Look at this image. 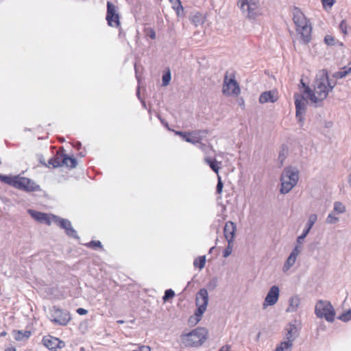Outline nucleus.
<instances>
[{
  "label": "nucleus",
  "mask_w": 351,
  "mask_h": 351,
  "mask_svg": "<svg viewBox=\"0 0 351 351\" xmlns=\"http://www.w3.org/2000/svg\"><path fill=\"white\" fill-rule=\"evenodd\" d=\"M324 41L325 43L328 45H334L335 40L333 36L330 35H327L324 38Z\"/></svg>",
  "instance_id": "e433bc0d"
},
{
  "label": "nucleus",
  "mask_w": 351,
  "mask_h": 351,
  "mask_svg": "<svg viewBox=\"0 0 351 351\" xmlns=\"http://www.w3.org/2000/svg\"><path fill=\"white\" fill-rule=\"evenodd\" d=\"M117 322H118L119 324H123V321H122V320H119Z\"/></svg>",
  "instance_id": "4d7b16f0"
},
{
  "label": "nucleus",
  "mask_w": 351,
  "mask_h": 351,
  "mask_svg": "<svg viewBox=\"0 0 351 351\" xmlns=\"http://www.w3.org/2000/svg\"><path fill=\"white\" fill-rule=\"evenodd\" d=\"M335 86L336 82H332L328 77V72L323 69L316 75L313 90L306 87L304 93L307 95L313 104L318 106L326 99L328 93L332 91Z\"/></svg>",
  "instance_id": "f257e3e1"
},
{
  "label": "nucleus",
  "mask_w": 351,
  "mask_h": 351,
  "mask_svg": "<svg viewBox=\"0 0 351 351\" xmlns=\"http://www.w3.org/2000/svg\"><path fill=\"white\" fill-rule=\"evenodd\" d=\"M339 29L345 35L348 34V27L347 24L344 21H342L341 23L339 25Z\"/></svg>",
  "instance_id": "ea45409f"
},
{
  "label": "nucleus",
  "mask_w": 351,
  "mask_h": 351,
  "mask_svg": "<svg viewBox=\"0 0 351 351\" xmlns=\"http://www.w3.org/2000/svg\"><path fill=\"white\" fill-rule=\"evenodd\" d=\"M338 319L345 322L351 320V310L348 309L346 313L341 315Z\"/></svg>",
  "instance_id": "2f4dec72"
},
{
  "label": "nucleus",
  "mask_w": 351,
  "mask_h": 351,
  "mask_svg": "<svg viewBox=\"0 0 351 351\" xmlns=\"http://www.w3.org/2000/svg\"><path fill=\"white\" fill-rule=\"evenodd\" d=\"M339 221V215L335 213L333 210L328 214L326 219V223L327 224H335Z\"/></svg>",
  "instance_id": "bb28decb"
},
{
  "label": "nucleus",
  "mask_w": 351,
  "mask_h": 351,
  "mask_svg": "<svg viewBox=\"0 0 351 351\" xmlns=\"http://www.w3.org/2000/svg\"><path fill=\"white\" fill-rule=\"evenodd\" d=\"M278 99V94L276 90H272L265 91L261 94L258 101L261 104H265L268 102L274 103Z\"/></svg>",
  "instance_id": "aec40b11"
},
{
  "label": "nucleus",
  "mask_w": 351,
  "mask_h": 351,
  "mask_svg": "<svg viewBox=\"0 0 351 351\" xmlns=\"http://www.w3.org/2000/svg\"><path fill=\"white\" fill-rule=\"evenodd\" d=\"M190 136V132H184V135L181 136V137L186 141V139Z\"/></svg>",
  "instance_id": "09e8293b"
},
{
  "label": "nucleus",
  "mask_w": 351,
  "mask_h": 351,
  "mask_svg": "<svg viewBox=\"0 0 351 351\" xmlns=\"http://www.w3.org/2000/svg\"><path fill=\"white\" fill-rule=\"evenodd\" d=\"M295 105L296 108L295 117L298 121L302 125L304 123V114L306 109V101L304 97L300 94L294 95Z\"/></svg>",
  "instance_id": "f8f14e48"
},
{
  "label": "nucleus",
  "mask_w": 351,
  "mask_h": 351,
  "mask_svg": "<svg viewBox=\"0 0 351 351\" xmlns=\"http://www.w3.org/2000/svg\"><path fill=\"white\" fill-rule=\"evenodd\" d=\"M76 311L80 315H86L88 313L87 310L82 308H77Z\"/></svg>",
  "instance_id": "49530a36"
},
{
  "label": "nucleus",
  "mask_w": 351,
  "mask_h": 351,
  "mask_svg": "<svg viewBox=\"0 0 351 351\" xmlns=\"http://www.w3.org/2000/svg\"><path fill=\"white\" fill-rule=\"evenodd\" d=\"M191 21L196 27H198L204 23L205 16L200 12H195L191 15Z\"/></svg>",
  "instance_id": "5701e85b"
},
{
  "label": "nucleus",
  "mask_w": 351,
  "mask_h": 351,
  "mask_svg": "<svg viewBox=\"0 0 351 351\" xmlns=\"http://www.w3.org/2000/svg\"><path fill=\"white\" fill-rule=\"evenodd\" d=\"M243 13H247L249 18H254L258 14V0H239L238 2Z\"/></svg>",
  "instance_id": "9d476101"
},
{
  "label": "nucleus",
  "mask_w": 351,
  "mask_h": 351,
  "mask_svg": "<svg viewBox=\"0 0 351 351\" xmlns=\"http://www.w3.org/2000/svg\"><path fill=\"white\" fill-rule=\"evenodd\" d=\"M332 210L335 213L340 215L346 212V207L341 202H336L334 204V208Z\"/></svg>",
  "instance_id": "c756f323"
},
{
  "label": "nucleus",
  "mask_w": 351,
  "mask_h": 351,
  "mask_svg": "<svg viewBox=\"0 0 351 351\" xmlns=\"http://www.w3.org/2000/svg\"><path fill=\"white\" fill-rule=\"evenodd\" d=\"M204 147V145H203L202 143H200L199 147L203 149Z\"/></svg>",
  "instance_id": "6e6d98bb"
},
{
  "label": "nucleus",
  "mask_w": 351,
  "mask_h": 351,
  "mask_svg": "<svg viewBox=\"0 0 351 351\" xmlns=\"http://www.w3.org/2000/svg\"><path fill=\"white\" fill-rule=\"evenodd\" d=\"M286 330L285 340L281 343L290 345V348H292L293 341L298 336V329L294 325H289L286 328Z\"/></svg>",
  "instance_id": "6ab92c4d"
},
{
  "label": "nucleus",
  "mask_w": 351,
  "mask_h": 351,
  "mask_svg": "<svg viewBox=\"0 0 351 351\" xmlns=\"http://www.w3.org/2000/svg\"><path fill=\"white\" fill-rule=\"evenodd\" d=\"M293 21L296 25V32L300 35L302 41L307 43L311 40V26L307 19L299 9H295L293 12Z\"/></svg>",
  "instance_id": "f03ea898"
},
{
  "label": "nucleus",
  "mask_w": 351,
  "mask_h": 351,
  "mask_svg": "<svg viewBox=\"0 0 351 351\" xmlns=\"http://www.w3.org/2000/svg\"><path fill=\"white\" fill-rule=\"evenodd\" d=\"M88 246L89 247H101V243L99 241H90L88 244Z\"/></svg>",
  "instance_id": "79ce46f5"
},
{
  "label": "nucleus",
  "mask_w": 351,
  "mask_h": 351,
  "mask_svg": "<svg viewBox=\"0 0 351 351\" xmlns=\"http://www.w3.org/2000/svg\"><path fill=\"white\" fill-rule=\"evenodd\" d=\"M301 251L302 246L296 245L294 247L282 266V270L284 273H287L295 265L297 258L301 253Z\"/></svg>",
  "instance_id": "2eb2a0df"
},
{
  "label": "nucleus",
  "mask_w": 351,
  "mask_h": 351,
  "mask_svg": "<svg viewBox=\"0 0 351 351\" xmlns=\"http://www.w3.org/2000/svg\"><path fill=\"white\" fill-rule=\"evenodd\" d=\"M77 144H78V145H77V147H80V143H78Z\"/></svg>",
  "instance_id": "bf43d9fd"
},
{
  "label": "nucleus",
  "mask_w": 351,
  "mask_h": 351,
  "mask_svg": "<svg viewBox=\"0 0 351 351\" xmlns=\"http://www.w3.org/2000/svg\"><path fill=\"white\" fill-rule=\"evenodd\" d=\"M28 213L37 221L40 223H45L47 225H50L52 222L57 220V216L53 215L46 214L32 209L27 210Z\"/></svg>",
  "instance_id": "4468645a"
},
{
  "label": "nucleus",
  "mask_w": 351,
  "mask_h": 351,
  "mask_svg": "<svg viewBox=\"0 0 351 351\" xmlns=\"http://www.w3.org/2000/svg\"><path fill=\"white\" fill-rule=\"evenodd\" d=\"M202 131L200 130H195L190 132V136L186 139V142L193 144L199 143L202 139Z\"/></svg>",
  "instance_id": "393cba45"
},
{
  "label": "nucleus",
  "mask_w": 351,
  "mask_h": 351,
  "mask_svg": "<svg viewBox=\"0 0 351 351\" xmlns=\"http://www.w3.org/2000/svg\"><path fill=\"white\" fill-rule=\"evenodd\" d=\"M217 180L218 182L217 184V192L220 194L222 192L223 185L219 175L217 176Z\"/></svg>",
  "instance_id": "4c0bfd02"
},
{
  "label": "nucleus",
  "mask_w": 351,
  "mask_h": 351,
  "mask_svg": "<svg viewBox=\"0 0 351 351\" xmlns=\"http://www.w3.org/2000/svg\"><path fill=\"white\" fill-rule=\"evenodd\" d=\"M280 295L279 287L276 285H273L267 292L263 304V308L265 309L269 306H274L278 300Z\"/></svg>",
  "instance_id": "ddd939ff"
},
{
  "label": "nucleus",
  "mask_w": 351,
  "mask_h": 351,
  "mask_svg": "<svg viewBox=\"0 0 351 351\" xmlns=\"http://www.w3.org/2000/svg\"><path fill=\"white\" fill-rule=\"evenodd\" d=\"M133 351H151V348L147 346H141L138 348V350Z\"/></svg>",
  "instance_id": "a18cd8bd"
},
{
  "label": "nucleus",
  "mask_w": 351,
  "mask_h": 351,
  "mask_svg": "<svg viewBox=\"0 0 351 351\" xmlns=\"http://www.w3.org/2000/svg\"><path fill=\"white\" fill-rule=\"evenodd\" d=\"M77 144H78V145H77V147H80V143H78Z\"/></svg>",
  "instance_id": "052dcab7"
},
{
  "label": "nucleus",
  "mask_w": 351,
  "mask_h": 351,
  "mask_svg": "<svg viewBox=\"0 0 351 351\" xmlns=\"http://www.w3.org/2000/svg\"><path fill=\"white\" fill-rule=\"evenodd\" d=\"M333 77H335V78H343V77H344L343 75H342L341 71L335 73L333 74Z\"/></svg>",
  "instance_id": "de8ad7c7"
},
{
  "label": "nucleus",
  "mask_w": 351,
  "mask_h": 351,
  "mask_svg": "<svg viewBox=\"0 0 351 351\" xmlns=\"http://www.w3.org/2000/svg\"><path fill=\"white\" fill-rule=\"evenodd\" d=\"M317 219V215L315 213L311 214L308 216V221L306 223V228L303 230L302 234L297 238V245L302 246L304 239L309 233L311 229L315 223Z\"/></svg>",
  "instance_id": "dca6fc26"
},
{
  "label": "nucleus",
  "mask_w": 351,
  "mask_h": 351,
  "mask_svg": "<svg viewBox=\"0 0 351 351\" xmlns=\"http://www.w3.org/2000/svg\"><path fill=\"white\" fill-rule=\"evenodd\" d=\"M291 348H290V345L287 346L286 343H279L274 351H291Z\"/></svg>",
  "instance_id": "473e14b6"
},
{
  "label": "nucleus",
  "mask_w": 351,
  "mask_h": 351,
  "mask_svg": "<svg viewBox=\"0 0 351 351\" xmlns=\"http://www.w3.org/2000/svg\"><path fill=\"white\" fill-rule=\"evenodd\" d=\"M219 351H230V346H222Z\"/></svg>",
  "instance_id": "8fccbe9b"
},
{
  "label": "nucleus",
  "mask_w": 351,
  "mask_h": 351,
  "mask_svg": "<svg viewBox=\"0 0 351 351\" xmlns=\"http://www.w3.org/2000/svg\"><path fill=\"white\" fill-rule=\"evenodd\" d=\"M300 83H301L302 87L305 88L306 87H308V86H306V84H305V83H304L303 80H301Z\"/></svg>",
  "instance_id": "5fc2aeb1"
},
{
  "label": "nucleus",
  "mask_w": 351,
  "mask_h": 351,
  "mask_svg": "<svg viewBox=\"0 0 351 351\" xmlns=\"http://www.w3.org/2000/svg\"><path fill=\"white\" fill-rule=\"evenodd\" d=\"M13 335L15 340L21 341L29 339L31 335V332L29 330H14Z\"/></svg>",
  "instance_id": "b1692460"
},
{
  "label": "nucleus",
  "mask_w": 351,
  "mask_h": 351,
  "mask_svg": "<svg viewBox=\"0 0 351 351\" xmlns=\"http://www.w3.org/2000/svg\"><path fill=\"white\" fill-rule=\"evenodd\" d=\"M55 223L60 226L62 228L64 229L66 233L69 236L77 238V232L72 228L71 223L69 220L60 219L58 217H57V220H56Z\"/></svg>",
  "instance_id": "412c9836"
},
{
  "label": "nucleus",
  "mask_w": 351,
  "mask_h": 351,
  "mask_svg": "<svg viewBox=\"0 0 351 351\" xmlns=\"http://www.w3.org/2000/svg\"><path fill=\"white\" fill-rule=\"evenodd\" d=\"M62 155L58 156H57L54 158H51L49 160V164L52 165L53 167H58L62 165Z\"/></svg>",
  "instance_id": "7c9ffc66"
},
{
  "label": "nucleus",
  "mask_w": 351,
  "mask_h": 351,
  "mask_svg": "<svg viewBox=\"0 0 351 351\" xmlns=\"http://www.w3.org/2000/svg\"><path fill=\"white\" fill-rule=\"evenodd\" d=\"M322 1L324 7L328 6L331 8L335 3V0H322Z\"/></svg>",
  "instance_id": "a19ab883"
},
{
  "label": "nucleus",
  "mask_w": 351,
  "mask_h": 351,
  "mask_svg": "<svg viewBox=\"0 0 351 351\" xmlns=\"http://www.w3.org/2000/svg\"><path fill=\"white\" fill-rule=\"evenodd\" d=\"M43 344L49 350L62 348L64 346V343L58 338L52 336H46L43 339Z\"/></svg>",
  "instance_id": "f3484780"
},
{
  "label": "nucleus",
  "mask_w": 351,
  "mask_h": 351,
  "mask_svg": "<svg viewBox=\"0 0 351 351\" xmlns=\"http://www.w3.org/2000/svg\"><path fill=\"white\" fill-rule=\"evenodd\" d=\"M149 36L151 38L154 39L156 37V34L154 30H151L149 33Z\"/></svg>",
  "instance_id": "3c124183"
},
{
  "label": "nucleus",
  "mask_w": 351,
  "mask_h": 351,
  "mask_svg": "<svg viewBox=\"0 0 351 351\" xmlns=\"http://www.w3.org/2000/svg\"><path fill=\"white\" fill-rule=\"evenodd\" d=\"M217 286V280L216 278L213 279L207 285V287L210 290H214Z\"/></svg>",
  "instance_id": "58836bf2"
},
{
  "label": "nucleus",
  "mask_w": 351,
  "mask_h": 351,
  "mask_svg": "<svg viewBox=\"0 0 351 351\" xmlns=\"http://www.w3.org/2000/svg\"><path fill=\"white\" fill-rule=\"evenodd\" d=\"M301 303V299L298 295L291 296L289 299V305L286 310L287 312L289 313H294L295 312Z\"/></svg>",
  "instance_id": "4be33fe9"
},
{
  "label": "nucleus",
  "mask_w": 351,
  "mask_h": 351,
  "mask_svg": "<svg viewBox=\"0 0 351 351\" xmlns=\"http://www.w3.org/2000/svg\"><path fill=\"white\" fill-rule=\"evenodd\" d=\"M196 306L197 307L195 314L189 318V323L192 325L197 324L206 310L208 304V293L206 289H201L196 296Z\"/></svg>",
  "instance_id": "20e7f679"
},
{
  "label": "nucleus",
  "mask_w": 351,
  "mask_h": 351,
  "mask_svg": "<svg viewBox=\"0 0 351 351\" xmlns=\"http://www.w3.org/2000/svg\"><path fill=\"white\" fill-rule=\"evenodd\" d=\"M206 263V257L204 256H199L195 259L193 265L195 267H199L200 269H203Z\"/></svg>",
  "instance_id": "c85d7f7f"
},
{
  "label": "nucleus",
  "mask_w": 351,
  "mask_h": 351,
  "mask_svg": "<svg viewBox=\"0 0 351 351\" xmlns=\"http://www.w3.org/2000/svg\"><path fill=\"white\" fill-rule=\"evenodd\" d=\"M175 295L174 291L171 289H168L165 291V295L163 296V300L167 301L169 298H173Z\"/></svg>",
  "instance_id": "c9c22d12"
},
{
  "label": "nucleus",
  "mask_w": 351,
  "mask_h": 351,
  "mask_svg": "<svg viewBox=\"0 0 351 351\" xmlns=\"http://www.w3.org/2000/svg\"><path fill=\"white\" fill-rule=\"evenodd\" d=\"M239 86L234 76L226 75L223 80L222 92L227 96H237L240 93Z\"/></svg>",
  "instance_id": "1a4fd4ad"
},
{
  "label": "nucleus",
  "mask_w": 351,
  "mask_h": 351,
  "mask_svg": "<svg viewBox=\"0 0 351 351\" xmlns=\"http://www.w3.org/2000/svg\"><path fill=\"white\" fill-rule=\"evenodd\" d=\"M0 180L5 183L9 184L17 189L26 191L34 190V182L29 179L19 176H0Z\"/></svg>",
  "instance_id": "0eeeda50"
},
{
  "label": "nucleus",
  "mask_w": 351,
  "mask_h": 351,
  "mask_svg": "<svg viewBox=\"0 0 351 351\" xmlns=\"http://www.w3.org/2000/svg\"><path fill=\"white\" fill-rule=\"evenodd\" d=\"M173 8L176 10L177 14L180 15L181 12H183V7L181 5V3L180 1H178V5L177 7L174 6Z\"/></svg>",
  "instance_id": "37998d69"
},
{
  "label": "nucleus",
  "mask_w": 351,
  "mask_h": 351,
  "mask_svg": "<svg viewBox=\"0 0 351 351\" xmlns=\"http://www.w3.org/2000/svg\"><path fill=\"white\" fill-rule=\"evenodd\" d=\"M62 163L66 167L75 168L77 166V160L75 158L62 155Z\"/></svg>",
  "instance_id": "a878e982"
},
{
  "label": "nucleus",
  "mask_w": 351,
  "mask_h": 351,
  "mask_svg": "<svg viewBox=\"0 0 351 351\" xmlns=\"http://www.w3.org/2000/svg\"><path fill=\"white\" fill-rule=\"evenodd\" d=\"M6 335V332H3L1 334V336H4V335Z\"/></svg>",
  "instance_id": "13d9d810"
},
{
  "label": "nucleus",
  "mask_w": 351,
  "mask_h": 351,
  "mask_svg": "<svg viewBox=\"0 0 351 351\" xmlns=\"http://www.w3.org/2000/svg\"><path fill=\"white\" fill-rule=\"evenodd\" d=\"M315 313L319 318H324L329 322L335 319V311L331 303L327 300H320L315 306Z\"/></svg>",
  "instance_id": "423d86ee"
},
{
  "label": "nucleus",
  "mask_w": 351,
  "mask_h": 351,
  "mask_svg": "<svg viewBox=\"0 0 351 351\" xmlns=\"http://www.w3.org/2000/svg\"><path fill=\"white\" fill-rule=\"evenodd\" d=\"M171 79L170 71H168L165 74L162 76V86H167L169 85Z\"/></svg>",
  "instance_id": "72a5a7b5"
},
{
  "label": "nucleus",
  "mask_w": 351,
  "mask_h": 351,
  "mask_svg": "<svg viewBox=\"0 0 351 351\" xmlns=\"http://www.w3.org/2000/svg\"><path fill=\"white\" fill-rule=\"evenodd\" d=\"M119 19L118 8L111 2L108 1L106 13L108 25L112 27H118L120 25Z\"/></svg>",
  "instance_id": "9b49d317"
},
{
  "label": "nucleus",
  "mask_w": 351,
  "mask_h": 351,
  "mask_svg": "<svg viewBox=\"0 0 351 351\" xmlns=\"http://www.w3.org/2000/svg\"><path fill=\"white\" fill-rule=\"evenodd\" d=\"M299 180V171L293 167H286L280 177L281 187L280 192L287 194L297 184Z\"/></svg>",
  "instance_id": "7ed1b4c3"
},
{
  "label": "nucleus",
  "mask_w": 351,
  "mask_h": 351,
  "mask_svg": "<svg viewBox=\"0 0 351 351\" xmlns=\"http://www.w3.org/2000/svg\"><path fill=\"white\" fill-rule=\"evenodd\" d=\"M50 319L56 324L66 326L71 321V317L69 311L53 306L50 310Z\"/></svg>",
  "instance_id": "6e6552de"
},
{
  "label": "nucleus",
  "mask_w": 351,
  "mask_h": 351,
  "mask_svg": "<svg viewBox=\"0 0 351 351\" xmlns=\"http://www.w3.org/2000/svg\"><path fill=\"white\" fill-rule=\"evenodd\" d=\"M204 162L208 164L213 171H215L217 176L219 175V167L217 165L216 160H213L211 158L206 157L204 158Z\"/></svg>",
  "instance_id": "cd10ccee"
},
{
  "label": "nucleus",
  "mask_w": 351,
  "mask_h": 351,
  "mask_svg": "<svg viewBox=\"0 0 351 351\" xmlns=\"http://www.w3.org/2000/svg\"><path fill=\"white\" fill-rule=\"evenodd\" d=\"M208 332L204 328H197L192 332L181 336L182 342L186 346H198L207 338Z\"/></svg>",
  "instance_id": "39448f33"
},
{
  "label": "nucleus",
  "mask_w": 351,
  "mask_h": 351,
  "mask_svg": "<svg viewBox=\"0 0 351 351\" xmlns=\"http://www.w3.org/2000/svg\"><path fill=\"white\" fill-rule=\"evenodd\" d=\"M341 72H342V75H343V77H346L347 75H348L349 73H351V67H349V68L344 67V68H343Z\"/></svg>",
  "instance_id": "c03bdc74"
},
{
  "label": "nucleus",
  "mask_w": 351,
  "mask_h": 351,
  "mask_svg": "<svg viewBox=\"0 0 351 351\" xmlns=\"http://www.w3.org/2000/svg\"><path fill=\"white\" fill-rule=\"evenodd\" d=\"M175 134H176V135H178V136H181L184 135V132L176 131V132H175Z\"/></svg>",
  "instance_id": "603ef678"
},
{
  "label": "nucleus",
  "mask_w": 351,
  "mask_h": 351,
  "mask_svg": "<svg viewBox=\"0 0 351 351\" xmlns=\"http://www.w3.org/2000/svg\"><path fill=\"white\" fill-rule=\"evenodd\" d=\"M232 252V243H228V246L223 252V257L226 258L230 255Z\"/></svg>",
  "instance_id": "f704fd0d"
},
{
  "label": "nucleus",
  "mask_w": 351,
  "mask_h": 351,
  "mask_svg": "<svg viewBox=\"0 0 351 351\" xmlns=\"http://www.w3.org/2000/svg\"><path fill=\"white\" fill-rule=\"evenodd\" d=\"M236 230L237 226L234 222L229 221L226 223L223 229V233L228 243H233L235 237Z\"/></svg>",
  "instance_id": "a211bd4d"
},
{
  "label": "nucleus",
  "mask_w": 351,
  "mask_h": 351,
  "mask_svg": "<svg viewBox=\"0 0 351 351\" xmlns=\"http://www.w3.org/2000/svg\"><path fill=\"white\" fill-rule=\"evenodd\" d=\"M5 351H16V349L13 347L8 348L5 350Z\"/></svg>",
  "instance_id": "864d4df0"
}]
</instances>
